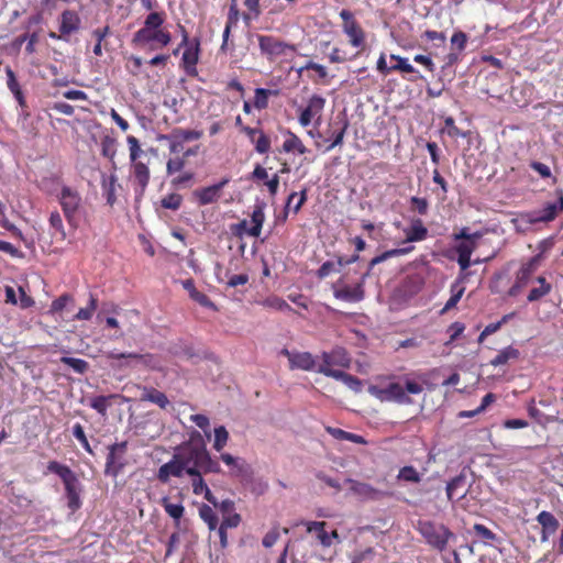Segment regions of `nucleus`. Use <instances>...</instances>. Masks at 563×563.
Returning a JSON list of instances; mask_svg holds the SVG:
<instances>
[{
    "label": "nucleus",
    "mask_w": 563,
    "mask_h": 563,
    "mask_svg": "<svg viewBox=\"0 0 563 563\" xmlns=\"http://www.w3.org/2000/svg\"><path fill=\"white\" fill-rule=\"evenodd\" d=\"M164 22V12L154 11L147 14L143 26L133 34L132 44L148 47L151 51L167 46L172 42V35L162 27Z\"/></svg>",
    "instance_id": "obj_1"
},
{
    "label": "nucleus",
    "mask_w": 563,
    "mask_h": 563,
    "mask_svg": "<svg viewBox=\"0 0 563 563\" xmlns=\"http://www.w3.org/2000/svg\"><path fill=\"white\" fill-rule=\"evenodd\" d=\"M187 475H197V471L203 473H220V464L213 460L206 446L196 448L191 444H180L175 449Z\"/></svg>",
    "instance_id": "obj_2"
},
{
    "label": "nucleus",
    "mask_w": 563,
    "mask_h": 563,
    "mask_svg": "<svg viewBox=\"0 0 563 563\" xmlns=\"http://www.w3.org/2000/svg\"><path fill=\"white\" fill-rule=\"evenodd\" d=\"M49 472L58 475L65 485L67 506L74 512L81 506V485L74 472L66 465L51 461L47 465Z\"/></svg>",
    "instance_id": "obj_3"
},
{
    "label": "nucleus",
    "mask_w": 563,
    "mask_h": 563,
    "mask_svg": "<svg viewBox=\"0 0 563 563\" xmlns=\"http://www.w3.org/2000/svg\"><path fill=\"white\" fill-rule=\"evenodd\" d=\"M417 530L430 547L440 552L446 549L450 540L456 539V536L446 526L431 520H419Z\"/></svg>",
    "instance_id": "obj_4"
},
{
    "label": "nucleus",
    "mask_w": 563,
    "mask_h": 563,
    "mask_svg": "<svg viewBox=\"0 0 563 563\" xmlns=\"http://www.w3.org/2000/svg\"><path fill=\"white\" fill-rule=\"evenodd\" d=\"M106 357L108 360L118 361L119 367H142L145 369H153V371H162L163 369V363L162 358L152 353H118L114 351H109L106 353Z\"/></svg>",
    "instance_id": "obj_5"
},
{
    "label": "nucleus",
    "mask_w": 563,
    "mask_h": 563,
    "mask_svg": "<svg viewBox=\"0 0 563 563\" xmlns=\"http://www.w3.org/2000/svg\"><path fill=\"white\" fill-rule=\"evenodd\" d=\"M57 199L69 225L76 227L77 214L82 207L80 194L75 188L63 185Z\"/></svg>",
    "instance_id": "obj_6"
},
{
    "label": "nucleus",
    "mask_w": 563,
    "mask_h": 563,
    "mask_svg": "<svg viewBox=\"0 0 563 563\" xmlns=\"http://www.w3.org/2000/svg\"><path fill=\"white\" fill-rule=\"evenodd\" d=\"M368 393L380 401H390L399 405L412 404L411 398L405 393L400 383H390L386 387L371 385Z\"/></svg>",
    "instance_id": "obj_7"
},
{
    "label": "nucleus",
    "mask_w": 563,
    "mask_h": 563,
    "mask_svg": "<svg viewBox=\"0 0 563 563\" xmlns=\"http://www.w3.org/2000/svg\"><path fill=\"white\" fill-rule=\"evenodd\" d=\"M368 276V272L364 273L361 280L354 285L349 286L341 278L333 286V296L342 301L346 302H360L364 299V280Z\"/></svg>",
    "instance_id": "obj_8"
},
{
    "label": "nucleus",
    "mask_w": 563,
    "mask_h": 563,
    "mask_svg": "<svg viewBox=\"0 0 563 563\" xmlns=\"http://www.w3.org/2000/svg\"><path fill=\"white\" fill-rule=\"evenodd\" d=\"M558 200L553 202H547L541 209L531 211L527 214V221L531 224L538 222H550L556 218V216L563 211V191L559 190Z\"/></svg>",
    "instance_id": "obj_9"
},
{
    "label": "nucleus",
    "mask_w": 563,
    "mask_h": 563,
    "mask_svg": "<svg viewBox=\"0 0 563 563\" xmlns=\"http://www.w3.org/2000/svg\"><path fill=\"white\" fill-rule=\"evenodd\" d=\"M346 483L350 485V492L363 501H377L390 496V493L377 489L367 483L352 478H347Z\"/></svg>",
    "instance_id": "obj_10"
},
{
    "label": "nucleus",
    "mask_w": 563,
    "mask_h": 563,
    "mask_svg": "<svg viewBox=\"0 0 563 563\" xmlns=\"http://www.w3.org/2000/svg\"><path fill=\"white\" fill-rule=\"evenodd\" d=\"M258 46L262 54L269 57L286 55L287 51H295V46L277 40L271 35H258Z\"/></svg>",
    "instance_id": "obj_11"
},
{
    "label": "nucleus",
    "mask_w": 563,
    "mask_h": 563,
    "mask_svg": "<svg viewBox=\"0 0 563 563\" xmlns=\"http://www.w3.org/2000/svg\"><path fill=\"white\" fill-rule=\"evenodd\" d=\"M184 53L181 57V65L188 76L197 75V67L200 53V40L195 37L190 44L184 46Z\"/></svg>",
    "instance_id": "obj_12"
},
{
    "label": "nucleus",
    "mask_w": 563,
    "mask_h": 563,
    "mask_svg": "<svg viewBox=\"0 0 563 563\" xmlns=\"http://www.w3.org/2000/svg\"><path fill=\"white\" fill-rule=\"evenodd\" d=\"M467 473L468 470L464 467L459 475L448 482L445 490L450 501L460 500L466 496L468 490Z\"/></svg>",
    "instance_id": "obj_13"
},
{
    "label": "nucleus",
    "mask_w": 563,
    "mask_h": 563,
    "mask_svg": "<svg viewBox=\"0 0 563 563\" xmlns=\"http://www.w3.org/2000/svg\"><path fill=\"white\" fill-rule=\"evenodd\" d=\"M322 363L320 365H327L329 367H349L351 364V357L344 347L335 346L329 352L321 353Z\"/></svg>",
    "instance_id": "obj_14"
},
{
    "label": "nucleus",
    "mask_w": 563,
    "mask_h": 563,
    "mask_svg": "<svg viewBox=\"0 0 563 563\" xmlns=\"http://www.w3.org/2000/svg\"><path fill=\"white\" fill-rule=\"evenodd\" d=\"M184 474H186V470L175 452L172 460L158 468L157 478L162 483H167L172 476L179 478L183 477Z\"/></svg>",
    "instance_id": "obj_15"
},
{
    "label": "nucleus",
    "mask_w": 563,
    "mask_h": 563,
    "mask_svg": "<svg viewBox=\"0 0 563 563\" xmlns=\"http://www.w3.org/2000/svg\"><path fill=\"white\" fill-rule=\"evenodd\" d=\"M229 181H230L229 178H223L218 184L195 190L194 196L198 199V201L201 206L216 202L220 197L221 189Z\"/></svg>",
    "instance_id": "obj_16"
},
{
    "label": "nucleus",
    "mask_w": 563,
    "mask_h": 563,
    "mask_svg": "<svg viewBox=\"0 0 563 563\" xmlns=\"http://www.w3.org/2000/svg\"><path fill=\"white\" fill-rule=\"evenodd\" d=\"M537 521L542 527L541 542H547L549 538L552 534H554L560 527V522L555 518V516L547 510L539 512V515L537 516Z\"/></svg>",
    "instance_id": "obj_17"
},
{
    "label": "nucleus",
    "mask_w": 563,
    "mask_h": 563,
    "mask_svg": "<svg viewBox=\"0 0 563 563\" xmlns=\"http://www.w3.org/2000/svg\"><path fill=\"white\" fill-rule=\"evenodd\" d=\"M325 100L321 96L313 95L309 101L307 108H305L299 117V123L302 126H308L314 115L320 114L324 108Z\"/></svg>",
    "instance_id": "obj_18"
},
{
    "label": "nucleus",
    "mask_w": 563,
    "mask_h": 563,
    "mask_svg": "<svg viewBox=\"0 0 563 563\" xmlns=\"http://www.w3.org/2000/svg\"><path fill=\"white\" fill-rule=\"evenodd\" d=\"M81 20L76 11L65 10L60 14L59 32L60 36L70 35L77 32L80 27Z\"/></svg>",
    "instance_id": "obj_19"
},
{
    "label": "nucleus",
    "mask_w": 563,
    "mask_h": 563,
    "mask_svg": "<svg viewBox=\"0 0 563 563\" xmlns=\"http://www.w3.org/2000/svg\"><path fill=\"white\" fill-rule=\"evenodd\" d=\"M533 261H530L529 263H526L520 267V269L517 273L515 284L508 290V295L510 297L518 296L521 289L527 286L533 273Z\"/></svg>",
    "instance_id": "obj_20"
},
{
    "label": "nucleus",
    "mask_w": 563,
    "mask_h": 563,
    "mask_svg": "<svg viewBox=\"0 0 563 563\" xmlns=\"http://www.w3.org/2000/svg\"><path fill=\"white\" fill-rule=\"evenodd\" d=\"M358 260V255H353L350 258L345 260L342 256L338 257L336 262L327 261L324 262L318 269L317 275L319 278H325L333 272H339V269L347 264L354 263Z\"/></svg>",
    "instance_id": "obj_21"
},
{
    "label": "nucleus",
    "mask_w": 563,
    "mask_h": 563,
    "mask_svg": "<svg viewBox=\"0 0 563 563\" xmlns=\"http://www.w3.org/2000/svg\"><path fill=\"white\" fill-rule=\"evenodd\" d=\"M291 369L302 371H316V360L309 352H296L292 355L291 363L289 364Z\"/></svg>",
    "instance_id": "obj_22"
},
{
    "label": "nucleus",
    "mask_w": 563,
    "mask_h": 563,
    "mask_svg": "<svg viewBox=\"0 0 563 563\" xmlns=\"http://www.w3.org/2000/svg\"><path fill=\"white\" fill-rule=\"evenodd\" d=\"M407 242H420L428 236V229L423 225L421 219L416 218L411 220L410 228L405 230Z\"/></svg>",
    "instance_id": "obj_23"
},
{
    "label": "nucleus",
    "mask_w": 563,
    "mask_h": 563,
    "mask_svg": "<svg viewBox=\"0 0 563 563\" xmlns=\"http://www.w3.org/2000/svg\"><path fill=\"white\" fill-rule=\"evenodd\" d=\"M141 400L153 402L162 409H166L169 406V400L167 396L153 387L143 388Z\"/></svg>",
    "instance_id": "obj_24"
},
{
    "label": "nucleus",
    "mask_w": 563,
    "mask_h": 563,
    "mask_svg": "<svg viewBox=\"0 0 563 563\" xmlns=\"http://www.w3.org/2000/svg\"><path fill=\"white\" fill-rule=\"evenodd\" d=\"M124 465V457L109 450L104 468L106 475L117 477L122 472Z\"/></svg>",
    "instance_id": "obj_25"
},
{
    "label": "nucleus",
    "mask_w": 563,
    "mask_h": 563,
    "mask_svg": "<svg viewBox=\"0 0 563 563\" xmlns=\"http://www.w3.org/2000/svg\"><path fill=\"white\" fill-rule=\"evenodd\" d=\"M220 459L228 466L232 467V474L235 476H245L250 473V466L239 457H234L229 453H222Z\"/></svg>",
    "instance_id": "obj_26"
},
{
    "label": "nucleus",
    "mask_w": 563,
    "mask_h": 563,
    "mask_svg": "<svg viewBox=\"0 0 563 563\" xmlns=\"http://www.w3.org/2000/svg\"><path fill=\"white\" fill-rule=\"evenodd\" d=\"M251 221L253 225L247 230V234L251 236H260L263 223L265 221L264 203H258L254 207L251 214Z\"/></svg>",
    "instance_id": "obj_27"
},
{
    "label": "nucleus",
    "mask_w": 563,
    "mask_h": 563,
    "mask_svg": "<svg viewBox=\"0 0 563 563\" xmlns=\"http://www.w3.org/2000/svg\"><path fill=\"white\" fill-rule=\"evenodd\" d=\"M134 177L140 185L139 195L142 196L150 181V169L142 162H135L133 165Z\"/></svg>",
    "instance_id": "obj_28"
},
{
    "label": "nucleus",
    "mask_w": 563,
    "mask_h": 563,
    "mask_svg": "<svg viewBox=\"0 0 563 563\" xmlns=\"http://www.w3.org/2000/svg\"><path fill=\"white\" fill-rule=\"evenodd\" d=\"M343 31L349 36L352 46L360 47L363 45L364 32L356 21L351 22L350 24H343Z\"/></svg>",
    "instance_id": "obj_29"
},
{
    "label": "nucleus",
    "mask_w": 563,
    "mask_h": 563,
    "mask_svg": "<svg viewBox=\"0 0 563 563\" xmlns=\"http://www.w3.org/2000/svg\"><path fill=\"white\" fill-rule=\"evenodd\" d=\"M288 137L284 141L283 151L286 153L297 152L298 154H306L308 148L303 145L302 141L292 132L287 131Z\"/></svg>",
    "instance_id": "obj_30"
},
{
    "label": "nucleus",
    "mask_w": 563,
    "mask_h": 563,
    "mask_svg": "<svg viewBox=\"0 0 563 563\" xmlns=\"http://www.w3.org/2000/svg\"><path fill=\"white\" fill-rule=\"evenodd\" d=\"M473 531L477 541L484 543L485 545H493V542L498 539L490 529L482 523H475Z\"/></svg>",
    "instance_id": "obj_31"
},
{
    "label": "nucleus",
    "mask_w": 563,
    "mask_h": 563,
    "mask_svg": "<svg viewBox=\"0 0 563 563\" xmlns=\"http://www.w3.org/2000/svg\"><path fill=\"white\" fill-rule=\"evenodd\" d=\"M60 362L80 375L87 373L90 368L89 363L82 358L62 356Z\"/></svg>",
    "instance_id": "obj_32"
},
{
    "label": "nucleus",
    "mask_w": 563,
    "mask_h": 563,
    "mask_svg": "<svg viewBox=\"0 0 563 563\" xmlns=\"http://www.w3.org/2000/svg\"><path fill=\"white\" fill-rule=\"evenodd\" d=\"M519 356V351L512 346H507L498 352V354L490 361L493 366L506 364L510 360H516Z\"/></svg>",
    "instance_id": "obj_33"
},
{
    "label": "nucleus",
    "mask_w": 563,
    "mask_h": 563,
    "mask_svg": "<svg viewBox=\"0 0 563 563\" xmlns=\"http://www.w3.org/2000/svg\"><path fill=\"white\" fill-rule=\"evenodd\" d=\"M537 282L540 284V286L532 288L529 291L528 301H530V302L541 299L542 297H544L545 295H548L551 291V285L549 283H547L544 277L539 276L537 278Z\"/></svg>",
    "instance_id": "obj_34"
},
{
    "label": "nucleus",
    "mask_w": 563,
    "mask_h": 563,
    "mask_svg": "<svg viewBox=\"0 0 563 563\" xmlns=\"http://www.w3.org/2000/svg\"><path fill=\"white\" fill-rule=\"evenodd\" d=\"M327 431L333 438H335L338 440H346V441H351L353 443H365V440L363 439V437H361L358 434H355V433H351V432L344 431V430L339 429V428L328 427Z\"/></svg>",
    "instance_id": "obj_35"
},
{
    "label": "nucleus",
    "mask_w": 563,
    "mask_h": 563,
    "mask_svg": "<svg viewBox=\"0 0 563 563\" xmlns=\"http://www.w3.org/2000/svg\"><path fill=\"white\" fill-rule=\"evenodd\" d=\"M161 505L163 506L166 514L175 520H179L184 516V506L181 504L170 503L168 497H163L161 500Z\"/></svg>",
    "instance_id": "obj_36"
},
{
    "label": "nucleus",
    "mask_w": 563,
    "mask_h": 563,
    "mask_svg": "<svg viewBox=\"0 0 563 563\" xmlns=\"http://www.w3.org/2000/svg\"><path fill=\"white\" fill-rule=\"evenodd\" d=\"M199 516L208 525L210 530H214L218 527V517L210 506L202 505L199 508Z\"/></svg>",
    "instance_id": "obj_37"
},
{
    "label": "nucleus",
    "mask_w": 563,
    "mask_h": 563,
    "mask_svg": "<svg viewBox=\"0 0 563 563\" xmlns=\"http://www.w3.org/2000/svg\"><path fill=\"white\" fill-rule=\"evenodd\" d=\"M397 479L409 483H419L421 481V474L413 466L408 465L399 470Z\"/></svg>",
    "instance_id": "obj_38"
},
{
    "label": "nucleus",
    "mask_w": 563,
    "mask_h": 563,
    "mask_svg": "<svg viewBox=\"0 0 563 563\" xmlns=\"http://www.w3.org/2000/svg\"><path fill=\"white\" fill-rule=\"evenodd\" d=\"M48 222H49L51 229L54 230L53 235L58 234L60 236V239L64 240L66 238V232H65L63 219H62V216L59 214V212L58 211L51 212Z\"/></svg>",
    "instance_id": "obj_39"
},
{
    "label": "nucleus",
    "mask_w": 563,
    "mask_h": 563,
    "mask_svg": "<svg viewBox=\"0 0 563 563\" xmlns=\"http://www.w3.org/2000/svg\"><path fill=\"white\" fill-rule=\"evenodd\" d=\"M229 440V432L224 426L214 428L213 449L218 452L222 451Z\"/></svg>",
    "instance_id": "obj_40"
},
{
    "label": "nucleus",
    "mask_w": 563,
    "mask_h": 563,
    "mask_svg": "<svg viewBox=\"0 0 563 563\" xmlns=\"http://www.w3.org/2000/svg\"><path fill=\"white\" fill-rule=\"evenodd\" d=\"M183 143L199 140L202 136V131L198 130H185V129H174L172 131Z\"/></svg>",
    "instance_id": "obj_41"
},
{
    "label": "nucleus",
    "mask_w": 563,
    "mask_h": 563,
    "mask_svg": "<svg viewBox=\"0 0 563 563\" xmlns=\"http://www.w3.org/2000/svg\"><path fill=\"white\" fill-rule=\"evenodd\" d=\"M113 397L115 396H96L90 400L89 406L100 415L104 416L108 409V400Z\"/></svg>",
    "instance_id": "obj_42"
},
{
    "label": "nucleus",
    "mask_w": 563,
    "mask_h": 563,
    "mask_svg": "<svg viewBox=\"0 0 563 563\" xmlns=\"http://www.w3.org/2000/svg\"><path fill=\"white\" fill-rule=\"evenodd\" d=\"M410 210L420 216H426L429 210V201L426 198L412 196L410 198Z\"/></svg>",
    "instance_id": "obj_43"
},
{
    "label": "nucleus",
    "mask_w": 563,
    "mask_h": 563,
    "mask_svg": "<svg viewBox=\"0 0 563 563\" xmlns=\"http://www.w3.org/2000/svg\"><path fill=\"white\" fill-rule=\"evenodd\" d=\"M97 309V299L90 294L89 303L86 308L79 309L75 318L77 320H90Z\"/></svg>",
    "instance_id": "obj_44"
},
{
    "label": "nucleus",
    "mask_w": 563,
    "mask_h": 563,
    "mask_svg": "<svg viewBox=\"0 0 563 563\" xmlns=\"http://www.w3.org/2000/svg\"><path fill=\"white\" fill-rule=\"evenodd\" d=\"M316 372L323 374L327 377H332L342 383L345 379V377L347 376V373L340 371V369H334L333 367H329L327 365H319L317 367Z\"/></svg>",
    "instance_id": "obj_45"
},
{
    "label": "nucleus",
    "mask_w": 563,
    "mask_h": 563,
    "mask_svg": "<svg viewBox=\"0 0 563 563\" xmlns=\"http://www.w3.org/2000/svg\"><path fill=\"white\" fill-rule=\"evenodd\" d=\"M73 435L80 442L82 448L89 453L93 454V451L88 442V439L85 434L84 427L80 423H76L73 427Z\"/></svg>",
    "instance_id": "obj_46"
},
{
    "label": "nucleus",
    "mask_w": 563,
    "mask_h": 563,
    "mask_svg": "<svg viewBox=\"0 0 563 563\" xmlns=\"http://www.w3.org/2000/svg\"><path fill=\"white\" fill-rule=\"evenodd\" d=\"M402 382H404V389H405V393L408 395V394H411V395H419L423 391V386L421 383H419L418 380L416 379H411L409 378L408 376H405L402 378Z\"/></svg>",
    "instance_id": "obj_47"
},
{
    "label": "nucleus",
    "mask_w": 563,
    "mask_h": 563,
    "mask_svg": "<svg viewBox=\"0 0 563 563\" xmlns=\"http://www.w3.org/2000/svg\"><path fill=\"white\" fill-rule=\"evenodd\" d=\"M451 292H452V295L444 306V309H446V310L456 306V303L460 301L461 297L463 296L464 287L460 286L457 283H454L451 286Z\"/></svg>",
    "instance_id": "obj_48"
},
{
    "label": "nucleus",
    "mask_w": 563,
    "mask_h": 563,
    "mask_svg": "<svg viewBox=\"0 0 563 563\" xmlns=\"http://www.w3.org/2000/svg\"><path fill=\"white\" fill-rule=\"evenodd\" d=\"M174 136H176V135L173 132H170L169 134H161V135H158L157 139L159 141H168L169 142V151L172 153L177 154L183 151L184 143L179 139H176Z\"/></svg>",
    "instance_id": "obj_49"
},
{
    "label": "nucleus",
    "mask_w": 563,
    "mask_h": 563,
    "mask_svg": "<svg viewBox=\"0 0 563 563\" xmlns=\"http://www.w3.org/2000/svg\"><path fill=\"white\" fill-rule=\"evenodd\" d=\"M183 201V197L178 194H169L162 199V207L165 209L177 210Z\"/></svg>",
    "instance_id": "obj_50"
},
{
    "label": "nucleus",
    "mask_w": 563,
    "mask_h": 563,
    "mask_svg": "<svg viewBox=\"0 0 563 563\" xmlns=\"http://www.w3.org/2000/svg\"><path fill=\"white\" fill-rule=\"evenodd\" d=\"M115 152V140L110 136H104L101 141L102 155L108 158H113Z\"/></svg>",
    "instance_id": "obj_51"
},
{
    "label": "nucleus",
    "mask_w": 563,
    "mask_h": 563,
    "mask_svg": "<svg viewBox=\"0 0 563 563\" xmlns=\"http://www.w3.org/2000/svg\"><path fill=\"white\" fill-rule=\"evenodd\" d=\"M269 90L265 88H256L255 89V98H254V106L257 109H265L268 104V95Z\"/></svg>",
    "instance_id": "obj_52"
},
{
    "label": "nucleus",
    "mask_w": 563,
    "mask_h": 563,
    "mask_svg": "<svg viewBox=\"0 0 563 563\" xmlns=\"http://www.w3.org/2000/svg\"><path fill=\"white\" fill-rule=\"evenodd\" d=\"M203 471H197V475H190L192 477V492L196 495H201L208 485L205 483L202 478Z\"/></svg>",
    "instance_id": "obj_53"
},
{
    "label": "nucleus",
    "mask_w": 563,
    "mask_h": 563,
    "mask_svg": "<svg viewBox=\"0 0 563 563\" xmlns=\"http://www.w3.org/2000/svg\"><path fill=\"white\" fill-rule=\"evenodd\" d=\"M191 421L196 423L197 427L205 431L206 437L209 439L211 437V432L209 430V418L205 415H192L190 417Z\"/></svg>",
    "instance_id": "obj_54"
},
{
    "label": "nucleus",
    "mask_w": 563,
    "mask_h": 563,
    "mask_svg": "<svg viewBox=\"0 0 563 563\" xmlns=\"http://www.w3.org/2000/svg\"><path fill=\"white\" fill-rule=\"evenodd\" d=\"M254 143L255 150L260 154L267 153L271 147V141L263 131L260 132L258 137L254 141Z\"/></svg>",
    "instance_id": "obj_55"
},
{
    "label": "nucleus",
    "mask_w": 563,
    "mask_h": 563,
    "mask_svg": "<svg viewBox=\"0 0 563 563\" xmlns=\"http://www.w3.org/2000/svg\"><path fill=\"white\" fill-rule=\"evenodd\" d=\"M126 141L130 150V159L135 163L142 153L139 141L132 135L128 136Z\"/></svg>",
    "instance_id": "obj_56"
},
{
    "label": "nucleus",
    "mask_w": 563,
    "mask_h": 563,
    "mask_svg": "<svg viewBox=\"0 0 563 563\" xmlns=\"http://www.w3.org/2000/svg\"><path fill=\"white\" fill-rule=\"evenodd\" d=\"M190 298L192 300H195L196 302H198L202 307L210 308V309H216V306L210 300V298L207 295H205V294H202V292H200L198 290H192Z\"/></svg>",
    "instance_id": "obj_57"
},
{
    "label": "nucleus",
    "mask_w": 563,
    "mask_h": 563,
    "mask_svg": "<svg viewBox=\"0 0 563 563\" xmlns=\"http://www.w3.org/2000/svg\"><path fill=\"white\" fill-rule=\"evenodd\" d=\"M476 249L475 241H462L455 247L457 255L472 256V253Z\"/></svg>",
    "instance_id": "obj_58"
},
{
    "label": "nucleus",
    "mask_w": 563,
    "mask_h": 563,
    "mask_svg": "<svg viewBox=\"0 0 563 563\" xmlns=\"http://www.w3.org/2000/svg\"><path fill=\"white\" fill-rule=\"evenodd\" d=\"M185 166V159L181 157L170 158L166 164V172L168 175H173L180 172Z\"/></svg>",
    "instance_id": "obj_59"
},
{
    "label": "nucleus",
    "mask_w": 563,
    "mask_h": 563,
    "mask_svg": "<svg viewBox=\"0 0 563 563\" xmlns=\"http://www.w3.org/2000/svg\"><path fill=\"white\" fill-rule=\"evenodd\" d=\"M343 384L354 393H361L363 388L362 380L358 377L353 376L351 374H347V376L343 380Z\"/></svg>",
    "instance_id": "obj_60"
},
{
    "label": "nucleus",
    "mask_w": 563,
    "mask_h": 563,
    "mask_svg": "<svg viewBox=\"0 0 563 563\" xmlns=\"http://www.w3.org/2000/svg\"><path fill=\"white\" fill-rule=\"evenodd\" d=\"M0 251L10 254L12 257L22 258L24 254L14 245L0 240Z\"/></svg>",
    "instance_id": "obj_61"
},
{
    "label": "nucleus",
    "mask_w": 563,
    "mask_h": 563,
    "mask_svg": "<svg viewBox=\"0 0 563 563\" xmlns=\"http://www.w3.org/2000/svg\"><path fill=\"white\" fill-rule=\"evenodd\" d=\"M467 42V35L462 31H456L451 37L452 45H455L459 51H463L465 48Z\"/></svg>",
    "instance_id": "obj_62"
},
{
    "label": "nucleus",
    "mask_w": 563,
    "mask_h": 563,
    "mask_svg": "<svg viewBox=\"0 0 563 563\" xmlns=\"http://www.w3.org/2000/svg\"><path fill=\"white\" fill-rule=\"evenodd\" d=\"M249 282V275L247 274H239V275H232L229 280L227 282V286L231 288H235L238 286L245 285Z\"/></svg>",
    "instance_id": "obj_63"
},
{
    "label": "nucleus",
    "mask_w": 563,
    "mask_h": 563,
    "mask_svg": "<svg viewBox=\"0 0 563 563\" xmlns=\"http://www.w3.org/2000/svg\"><path fill=\"white\" fill-rule=\"evenodd\" d=\"M71 299V297L69 295H62L60 297H58L57 299H55L53 302H52V306H51V311L52 312H59L62 311L67 302Z\"/></svg>",
    "instance_id": "obj_64"
}]
</instances>
